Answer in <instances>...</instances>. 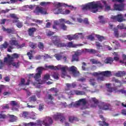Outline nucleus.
I'll list each match as a JSON object with an SVG mask.
<instances>
[{
	"label": "nucleus",
	"mask_w": 126,
	"mask_h": 126,
	"mask_svg": "<svg viewBox=\"0 0 126 126\" xmlns=\"http://www.w3.org/2000/svg\"><path fill=\"white\" fill-rule=\"evenodd\" d=\"M67 40H69V41H71V40H73L72 34H69L66 36Z\"/></svg>",
	"instance_id": "nucleus-52"
},
{
	"label": "nucleus",
	"mask_w": 126,
	"mask_h": 126,
	"mask_svg": "<svg viewBox=\"0 0 126 126\" xmlns=\"http://www.w3.org/2000/svg\"><path fill=\"white\" fill-rule=\"evenodd\" d=\"M8 58L4 59V63H6L8 67H11V66H14L15 67H18L19 66V63L18 62H14L15 59H18L19 58V55L17 53H15L11 56L7 55Z\"/></svg>",
	"instance_id": "nucleus-3"
},
{
	"label": "nucleus",
	"mask_w": 126,
	"mask_h": 126,
	"mask_svg": "<svg viewBox=\"0 0 126 126\" xmlns=\"http://www.w3.org/2000/svg\"><path fill=\"white\" fill-rule=\"evenodd\" d=\"M82 54L81 51H78L75 52V54L73 55L72 58V62H78V56H80Z\"/></svg>",
	"instance_id": "nucleus-15"
},
{
	"label": "nucleus",
	"mask_w": 126,
	"mask_h": 126,
	"mask_svg": "<svg viewBox=\"0 0 126 126\" xmlns=\"http://www.w3.org/2000/svg\"><path fill=\"white\" fill-rule=\"evenodd\" d=\"M116 76L117 77H122V76H124L126 75V72L125 71H119L115 74Z\"/></svg>",
	"instance_id": "nucleus-28"
},
{
	"label": "nucleus",
	"mask_w": 126,
	"mask_h": 126,
	"mask_svg": "<svg viewBox=\"0 0 126 126\" xmlns=\"http://www.w3.org/2000/svg\"><path fill=\"white\" fill-rule=\"evenodd\" d=\"M88 40H90V41H94L95 40V38L92 35H89L87 37Z\"/></svg>",
	"instance_id": "nucleus-56"
},
{
	"label": "nucleus",
	"mask_w": 126,
	"mask_h": 126,
	"mask_svg": "<svg viewBox=\"0 0 126 126\" xmlns=\"http://www.w3.org/2000/svg\"><path fill=\"white\" fill-rule=\"evenodd\" d=\"M45 67H48V68H49L50 69H54V70L61 69L62 71H63L62 74L63 75H65L66 74V70L68 71H71L73 76L75 77L79 75V72L77 71V68L74 66H72L69 68L67 66H63L62 65H58L56 66H54V65H46Z\"/></svg>",
	"instance_id": "nucleus-2"
},
{
	"label": "nucleus",
	"mask_w": 126,
	"mask_h": 126,
	"mask_svg": "<svg viewBox=\"0 0 126 126\" xmlns=\"http://www.w3.org/2000/svg\"><path fill=\"white\" fill-rule=\"evenodd\" d=\"M61 116H62V113H57L53 116V118L55 121H59L61 118Z\"/></svg>",
	"instance_id": "nucleus-24"
},
{
	"label": "nucleus",
	"mask_w": 126,
	"mask_h": 126,
	"mask_svg": "<svg viewBox=\"0 0 126 126\" xmlns=\"http://www.w3.org/2000/svg\"><path fill=\"white\" fill-rule=\"evenodd\" d=\"M71 95H85V92L84 91H80L77 90H73L71 91Z\"/></svg>",
	"instance_id": "nucleus-17"
},
{
	"label": "nucleus",
	"mask_w": 126,
	"mask_h": 126,
	"mask_svg": "<svg viewBox=\"0 0 126 126\" xmlns=\"http://www.w3.org/2000/svg\"><path fill=\"white\" fill-rule=\"evenodd\" d=\"M45 83V80H42L41 79H38L35 80V82L33 83V85L36 87L37 88H40L41 85Z\"/></svg>",
	"instance_id": "nucleus-13"
},
{
	"label": "nucleus",
	"mask_w": 126,
	"mask_h": 126,
	"mask_svg": "<svg viewBox=\"0 0 126 126\" xmlns=\"http://www.w3.org/2000/svg\"><path fill=\"white\" fill-rule=\"evenodd\" d=\"M101 74H102V75H103V76H110L111 75V71H102V72H100Z\"/></svg>",
	"instance_id": "nucleus-30"
},
{
	"label": "nucleus",
	"mask_w": 126,
	"mask_h": 126,
	"mask_svg": "<svg viewBox=\"0 0 126 126\" xmlns=\"http://www.w3.org/2000/svg\"><path fill=\"white\" fill-rule=\"evenodd\" d=\"M98 108L100 110H103V111H108V110H111L112 106L109 103L102 102L98 105Z\"/></svg>",
	"instance_id": "nucleus-7"
},
{
	"label": "nucleus",
	"mask_w": 126,
	"mask_h": 126,
	"mask_svg": "<svg viewBox=\"0 0 126 126\" xmlns=\"http://www.w3.org/2000/svg\"><path fill=\"white\" fill-rule=\"evenodd\" d=\"M72 36H73V40H75L79 38V36H78V33H77L75 34H72Z\"/></svg>",
	"instance_id": "nucleus-59"
},
{
	"label": "nucleus",
	"mask_w": 126,
	"mask_h": 126,
	"mask_svg": "<svg viewBox=\"0 0 126 126\" xmlns=\"http://www.w3.org/2000/svg\"><path fill=\"white\" fill-rule=\"evenodd\" d=\"M34 13L36 15H39V13L41 14H47V10L42 7H37L34 11Z\"/></svg>",
	"instance_id": "nucleus-8"
},
{
	"label": "nucleus",
	"mask_w": 126,
	"mask_h": 126,
	"mask_svg": "<svg viewBox=\"0 0 126 126\" xmlns=\"http://www.w3.org/2000/svg\"><path fill=\"white\" fill-rule=\"evenodd\" d=\"M36 30H37L35 28H30L29 29L28 33L29 36H31V37H34V32H36Z\"/></svg>",
	"instance_id": "nucleus-18"
},
{
	"label": "nucleus",
	"mask_w": 126,
	"mask_h": 126,
	"mask_svg": "<svg viewBox=\"0 0 126 126\" xmlns=\"http://www.w3.org/2000/svg\"><path fill=\"white\" fill-rule=\"evenodd\" d=\"M104 4V5H106L107 3V1L105 0H101V1H97L96 2H89L87 4H86L85 5H82L81 6L82 9L83 10H90L91 12H93V13H96L97 11H98L99 8L100 9H102L103 7H104V6L102 5V3Z\"/></svg>",
	"instance_id": "nucleus-1"
},
{
	"label": "nucleus",
	"mask_w": 126,
	"mask_h": 126,
	"mask_svg": "<svg viewBox=\"0 0 126 126\" xmlns=\"http://www.w3.org/2000/svg\"><path fill=\"white\" fill-rule=\"evenodd\" d=\"M45 68L43 67H38L37 68V73H39V74H42V71L45 70Z\"/></svg>",
	"instance_id": "nucleus-37"
},
{
	"label": "nucleus",
	"mask_w": 126,
	"mask_h": 126,
	"mask_svg": "<svg viewBox=\"0 0 126 126\" xmlns=\"http://www.w3.org/2000/svg\"><path fill=\"white\" fill-rule=\"evenodd\" d=\"M50 91L54 92L55 93H58V92H59V90L56 88H53L50 89Z\"/></svg>",
	"instance_id": "nucleus-53"
},
{
	"label": "nucleus",
	"mask_w": 126,
	"mask_h": 126,
	"mask_svg": "<svg viewBox=\"0 0 126 126\" xmlns=\"http://www.w3.org/2000/svg\"><path fill=\"white\" fill-rule=\"evenodd\" d=\"M53 124V119L50 117H46L42 122V124L45 126H50Z\"/></svg>",
	"instance_id": "nucleus-10"
},
{
	"label": "nucleus",
	"mask_w": 126,
	"mask_h": 126,
	"mask_svg": "<svg viewBox=\"0 0 126 126\" xmlns=\"http://www.w3.org/2000/svg\"><path fill=\"white\" fill-rule=\"evenodd\" d=\"M8 117L9 119V121L11 122V123H13V122H15L17 120V117L13 115L8 114Z\"/></svg>",
	"instance_id": "nucleus-21"
},
{
	"label": "nucleus",
	"mask_w": 126,
	"mask_h": 126,
	"mask_svg": "<svg viewBox=\"0 0 126 126\" xmlns=\"http://www.w3.org/2000/svg\"><path fill=\"white\" fill-rule=\"evenodd\" d=\"M117 28H118V29H126V26H125V25L124 24H122L121 25H118L117 26Z\"/></svg>",
	"instance_id": "nucleus-51"
},
{
	"label": "nucleus",
	"mask_w": 126,
	"mask_h": 126,
	"mask_svg": "<svg viewBox=\"0 0 126 126\" xmlns=\"http://www.w3.org/2000/svg\"><path fill=\"white\" fill-rule=\"evenodd\" d=\"M7 46H8V43L7 42L5 41L4 43L0 46V49L1 50H3V49H6L7 48Z\"/></svg>",
	"instance_id": "nucleus-31"
},
{
	"label": "nucleus",
	"mask_w": 126,
	"mask_h": 126,
	"mask_svg": "<svg viewBox=\"0 0 126 126\" xmlns=\"http://www.w3.org/2000/svg\"><path fill=\"white\" fill-rule=\"evenodd\" d=\"M30 102H36L37 101V98L36 95H32L29 97Z\"/></svg>",
	"instance_id": "nucleus-34"
},
{
	"label": "nucleus",
	"mask_w": 126,
	"mask_h": 126,
	"mask_svg": "<svg viewBox=\"0 0 126 126\" xmlns=\"http://www.w3.org/2000/svg\"><path fill=\"white\" fill-rule=\"evenodd\" d=\"M113 55L115 56L114 57V61H119L120 60V55L118 54V53L114 52Z\"/></svg>",
	"instance_id": "nucleus-36"
},
{
	"label": "nucleus",
	"mask_w": 126,
	"mask_h": 126,
	"mask_svg": "<svg viewBox=\"0 0 126 126\" xmlns=\"http://www.w3.org/2000/svg\"><path fill=\"white\" fill-rule=\"evenodd\" d=\"M52 77H54V79H57V80L59 79L60 77V75L58 73L54 72L52 73Z\"/></svg>",
	"instance_id": "nucleus-32"
},
{
	"label": "nucleus",
	"mask_w": 126,
	"mask_h": 126,
	"mask_svg": "<svg viewBox=\"0 0 126 126\" xmlns=\"http://www.w3.org/2000/svg\"><path fill=\"white\" fill-rule=\"evenodd\" d=\"M91 63H94V64H97L98 63H100V62L95 60V59H91Z\"/></svg>",
	"instance_id": "nucleus-55"
},
{
	"label": "nucleus",
	"mask_w": 126,
	"mask_h": 126,
	"mask_svg": "<svg viewBox=\"0 0 126 126\" xmlns=\"http://www.w3.org/2000/svg\"><path fill=\"white\" fill-rule=\"evenodd\" d=\"M34 77V74H30L29 75V79L28 80V82L25 84V80L24 79H22L21 80V83L20 84V86H23V85H29V83L31 80H30L31 78H33Z\"/></svg>",
	"instance_id": "nucleus-12"
},
{
	"label": "nucleus",
	"mask_w": 126,
	"mask_h": 126,
	"mask_svg": "<svg viewBox=\"0 0 126 126\" xmlns=\"http://www.w3.org/2000/svg\"><path fill=\"white\" fill-rule=\"evenodd\" d=\"M114 36L117 37H120L119 35V32L118 31V29L115 28H114Z\"/></svg>",
	"instance_id": "nucleus-41"
},
{
	"label": "nucleus",
	"mask_w": 126,
	"mask_h": 126,
	"mask_svg": "<svg viewBox=\"0 0 126 126\" xmlns=\"http://www.w3.org/2000/svg\"><path fill=\"white\" fill-rule=\"evenodd\" d=\"M95 45L96 46V48L97 50H100L101 48L103 47V46L101 45V43H100V42H96Z\"/></svg>",
	"instance_id": "nucleus-46"
},
{
	"label": "nucleus",
	"mask_w": 126,
	"mask_h": 126,
	"mask_svg": "<svg viewBox=\"0 0 126 126\" xmlns=\"http://www.w3.org/2000/svg\"><path fill=\"white\" fill-rule=\"evenodd\" d=\"M44 109V104H40L39 105V108H38V110L39 111H43V109Z\"/></svg>",
	"instance_id": "nucleus-61"
},
{
	"label": "nucleus",
	"mask_w": 126,
	"mask_h": 126,
	"mask_svg": "<svg viewBox=\"0 0 126 126\" xmlns=\"http://www.w3.org/2000/svg\"><path fill=\"white\" fill-rule=\"evenodd\" d=\"M33 53V51L31 50L30 52L27 53V55L28 56L30 60H32L33 59V55H32V53Z\"/></svg>",
	"instance_id": "nucleus-44"
},
{
	"label": "nucleus",
	"mask_w": 126,
	"mask_h": 126,
	"mask_svg": "<svg viewBox=\"0 0 126 126\" xmlns=\"http://www.w3.org/2000/svg\"><path fill=\"white\" fill-rule=\"evenodd\" d=\"M13 23H17L16 26H17L18 28H21V27L23 26L22 25V23H21L20 21L18 20L13 21Z\"/></svg>",
	"instance_id": "nucleus-29"
},
{
	"label": "nucleus",
	"mask_w": 126,
	"mask_h": 126,
	"mask_svg": "<svg viewBox=\"0 0 126 126\" xmlns=\"http://www.w3.org/2000/svg\"><path fill=\"white\" fill-rule=\"evenodd\" d=\"M99 125L100 126H109V124L107 123L105 121H103V122H99Z\"/></svg>",
	"instance_id": "nucleus-49"
},
{
	"label": "nucleus",
	"mask_w": 126,
	"mask_h": 126,
	"mask_svg": "<svg viewBox=\"0 0 126 126\" xmlns=\"http://www.w3.org/2000/svg\"><path fill=\"white\" fill-rule=\"evenodd\" d=\"M9 44L10 45H11V46H16L17 49H22L23 47H25V43H23L22 44L20 45L15 38H11L9 41Z\"/></svg>",
	"instance_id": "nucleus-5"
},
{
	"label": "nucleus",
	"mask_w": 126,
	"mask_h": 126,
	"mask_svg": "<svg viewBox=\"0 0 126 126\" xmlns=\"http://www.w3.org/2000/svg\"><path fill=\"white\" fill-rule=\"evenodd\" d=\"M114 62V59L111 57H108L105 59L104 63H110V64Z\"/></svg>",
	"instance_id": "nucleus-23"
},
{
	"label": "nucleus",
	"mask_w": 126,
	"mask_h": 126,
	"mask_svg": "<svg viewBox=\"0 0 126 126\" xmlns=\"http://www.w3.org/2000/svg\"><path fill=\"white\" fill-rule=\"evenodd\" d=\"M52 40L54 44L57 47L59 48H63V47H66V45L64 43H63L60 41V37L58 36H53Z\"/></svg>",
	"instance_id": "nucleus-4"
},
{
	"label": "nucleus",
	"mask_w": 126,
	"mask_h": 126,
	"mask_svg": "<svg viewBox=\"0 0 126 126\" xmlns=\"http://www.w3.org/2000/svg\"><path fill=\"white\" fill-rule=\"evenodd\" d=\"M2 29L3 30V31H4V32H7V33H11V34H14V33H15V30H14V29H5V28L4 27H2Z\"/></svg>",
	"instance_id": "nucleus-19"
},
{
	"label": "nucleus",
	"mask_w": 126,
	"mask_h": 126,
	"mask_svg": "<svg viewBox=\"0 0 126 126\" xmlns=\"http://www.w3.org/2000/svg\"><path fill=\"white\" fill-rule=\"evenodd\" d=\"M114 8L116 10H123L124 9V4H115L114 5Z\"/></svg>",
	"instance_id": "nucleus-20"
},
{
	"label": "nucleus",
	"mask_w": 126,
	"mask_h": 126,
	"mask_svg": "<svg viewBox=\"0 0 126 126\" xmlns=\"http://www.w3.org/2000/svg\"><path fill=\"white\" fill-rule=\"evenodd\" d=\"M112 80H113V81L115 82V85H116V87H121V86H122V82L121 81H120V80H119L116 78H113L112 79Z\"/></svg>",
	"instance_id": "nucleus-22"
},
{
	"label": "nucleus",
	"mask_w": 126,
	"mask_h": 126,
	"mask_svg": "<svg viewBox=\"0 0 126 126\" xmlns=\"http://www.w3.org/2000/svg\"><path fill=\"white\" fill-rule=\"evenodd\" d=\"M94 76H97V81L100 82V81H104L105 80V78L104 75L101 73V72H94L93 73Z\"/></svg>",
	"instance_id": "nucleus-11"
},
{
	"label": "nucleus",
	"mask_w": 126,
	"mask_h": 126,
	"mask_svg": "<svg viewBox=\"0 0 126 126\" xmlns=\"http://www.w3.org/2000/svg\"><path fill=\"white\" fill-rule=\"evenodd\" d=\"M10 17H11V18L15 19L14 21H15L16 20H18V17H17V15L15 14H10Z\"/></svg>",
	"instance_id": "nucleus-38"
},
{
	"label": "nucleus",
	"mask_w": 126,
	"mask_h": 126,
	"mask_svg": "<svg viewBox=\"0 0 126 126\" xmlns=\"http://www.w3.org/2000/svg\"><path fill=\"white\" fill-rule=\"evenodd\" d=\"M55 57L58 61H60L62 59V56H61L60 54H56L55 55Z\"/></svg>",
	"instance_id": "nucleus-60"
},
{
	"label": "nucleus",
	"mask_w": 126,
	"mask_h": 126,
	"mask_svg": "<svg viewBox=\"0 0 126 126\" xmlns=\"http://www.w3.org/2000/svg\"><path fill=\"white\" fill-rule=\"evenodd\" d=\"M60 121L61 123H63V122H65V118L64 117V116H63V114H62V116H61V117L60 118Z\"/></svg>",
	"instance_id": "nucleus-48"
},
{
	"label": "nucleus",
	"mask_w": 126,
	"mask_h": 126,
	"mask_svg": "<svg viewBox=\"0 0 126 126\" xmlns=\"http://www.w3.org/2000/svg\"><path fill=\"white\" fill-rule=\"evenodd\" d=\"M85 104H86V99L85 98H83L76 102H72L71 104L68 105V107L72 108V107H76L81 104L85 105Z\"/></svg>",
	"instance_id": "nucleus-6"
},
{
	"label": "nucleus",
	"mask_w": 126,
	"mask_h": 126,
	"mask_svg": "<svg viewBox=\"0 0 126 126\" xmlns=\"http://www.w3.org/2000/svg\"><path fill=\"white\" fill-rule=\"evenodd\" d=\"M92 100L93 102L94 103V107H97V105H98V100L95 97L92 98Z\"/></svg>",
	"instance_id": "nucleus-47"
},
{
	"label": "nucleus",
	"mask_w": 126,
	"mask_h": 126,
	"mask_svg": "<svg viewBox=\"0 0 126 126\" xmlns=\"http://www.w3.org/2000/svg\"><path fill=\"white\" fill-rule=\"evenodd\" d=\"M22 116L23 118H27L29 117V112L26 111L23 112Z\"/></svg>",
	"instance_id": "nucleus-50"
},
{
	"label": "nucleus",
	"mask_w": 126,
	"mask_h": 126,
	"mask_svg": "<svg viewBox=\"0 0 126 126\" xmlns=\"http://www.w3.org/2000/svg\"><path fill=\"white\" fill-rule=\"evenodd\" d=\"M11 105L13 107L12 108L13 111H16V112H18V109L14 108V106H16L17 105V102L15 101H12L11 102Z\"/></svg>",
	"instance_id": "nucleus-27"
},
{
	"label": "nucleus",
	"mask_w": 126,
	"mask_h": 126,
	"mask_svg": "<svg viewBox=\"0 0 126 126\" xmlns=\"http://www.w3.org/2000/svg\"><path fill=\"white\" fill-rule=\"evenodd\" d=\"M111 19H113L114 21H118V22H123V21H126V20L124 19V17H123V15L112 16Z\"/></svg>",
	"instance_id": "nucleus-9"
},
{
	"label": "nucleus",
	"mask_w": 126,
	"mask_h": 126,
	"mask_svg": "<svg viewBox=\"0 0 126 126\" xmlns=\"http://www.w3.org/2000/svg\"><path fill=\"white\" fill-rule=\"evenodd\" d=\"M53 12L55 14L63 13V10L60 8H56L53 10Z\"/></svg>",
	"instance_id": "nucleus-26"
},
{
	"label": "nucleus",
	"mask_w": 126,
	"mask_h": 126,
	"mask_svg": "<svg viewBox=\"0 0 126 126\" xmlns=\"http://www.w3.org/2000/svg\"><path fill=\"white\" fill-rule=\"evenodd\" d=\"M60 28L63 29V30L65 31L66 30V28H67V27L65 25H64V24H63L60 25Z\"/></svg>",
	"instance_id": "nucleus-54"
},
{
	"label": "nucleus",
	"mask_w": 126,
	"mask_h": 126,
	"mask_svg": "<svg viewBox=\"0 0 126 126\" xmlns=\"http://www.w3.org/2000/svg\"><path fill=\"white\" fill-rule=\"evenodd\" d=\"M81 46H83V44H74L72 42H69L68 43L66 44V47H68L69 48H76V47H81Z\"/></svg>",
	"instance_id": "nucleus-16"
},
{
	"label": "nucleus",
	"mask_w": 126,
	"mask_h": 126,
	"mask_svg": "<svg viewBox=\"0 0 126 126\" xmlns=\"http://www.w3.org/2000/svg\"><path fill=\"white\" fill-rule=\"evenodd\" d=\"M122 59H123V60H120V63H124L125 65H126V55L125 54H123L122 55Z\"/></svg>",
	"instance_id": "nucleus-33"
},
{
	"label": "nucleus",
	"mask_w": 126,
	"mask_h": 126,
	"mask_svg": "<svg viewBox=\"0 0 126 126\" xmlns=\"http://www.w3.org/2000/svg\"><path fill=\"white\" fill-rule=\"evenodd\" d=\"M9 11V9H5V10H2L0 11V13H6Z\"/></svg>",
	"instance_id": "nucleus-64"
},
{
	"label": "nucleus",
	"mask_w": 126,
	"mask_h": 126,
	"mask_svg": "<svg viewBox=\"0 0 126 126\" xmlns=\"http://www.w3.org/2000/svg\"><path fill=\"white\" fill-rule=\"evenodd\" d=\"M98 18L101 23H104V22H105V20H104V17L103 16H99L98 17Z\"/></svg>",
	"instance_id": "nucleus-58"
},
{
	"label": "nucleus",
	"mask_w": 126,
	"mask_h": 126,
	"mask_svg": "<svg viewBox=\"0 0 126 126\" xmlns=\"http://www.w3.org/2000/svg\"><path fill=\"white\" fill-rule=\"evenodd\" d=\"M64 5L68 6V7H70L71 9H76V7H74L72 5H68L67 4H64L63 3L57 2L55 4V7H57V8H60V7H62V6H63V5Z\"/></svg>",
	"instance_id": "nucleus-14"
},
{
	"label": "nucleus",
	"mask_w": 126,
	"mask_h": 126,
	"mask_svg": "<svg viewBox=\"0 0 126 126\" xmlns=\"http://www.w3.org/2000/svg\"><path fill=\"white\" fill-rule=\"evenodd\" d=\"M6 118V115L3 114V113H0V119H5Z\"/></svg>",
	"instance_id": "nucleus-63"
},
{
	"label": "nucleus",
	"mask_w": 126,
	"mask_h": 126,
	"mask_svg": "<svg viewBox=\"0 0 126 126\" xmlns=\"http://www.w3.org/2000/svg\"><path fill=\"white\" fill-rule=\"evenodd\" d=\"M38 47L39 48V49H40V50H44V44H43V43L42 42H39L38 44Z\"/></svg>",
	"instance_id": "nucleus-43"
},
{
	"label": "nucleus",
	"mask_w": 126,
	"mask_h": 126,
	"mask_svg": "<svg viewBox=\"0 0 126 126\" xmlns=\"http://www.w3.org/2000/svg\"><path fill=\"white\" fill-rule=\"evenodd\" d=\"M86 51L88 53H91V54H96L97 53V51L94 49H86Z\"/></svg>",
	"instance_id": "nucleus-39"
},
{
	"label": "nucleus",
	"mask_w": 126,
	"mask_h": 126,
	"mask_svg": "<svg viewBox=\"0 0 126 126\" xmlns=\"http://www.w3.org/2000/svg\"><path fill=\"white\" fill-rule=\"evenodd\" d=\"M96 37L97 38L99 42H102V41H103V40H105V38L103 36H101L100 35H96Z\"/></svg>",
	"instance_id": "nucleus-42"
},
{
	"label": "nucleus",
	"mask_w": 126,
	"mask_h": 126,
	"mask_svg": "<svg viewBox=\"0 0 126 126\" xmlns=\"http://www.w3.org/2000/svg\"><path fill=\"white\" fill-rule=\"evenodd\" d=\"M40 77H41V74L39 73H36L33 76V78L35 79V81L39 79V78H40Z\"/></svg>",
	"instance_id": "nucleus-40"
},
{
	"label": "nucleus",
	"mask_w": 126,
	"mask_h": 126,
	"mask_svg": "<svg viewBox=\"0 0 126 126\" xmlns=\"http://www.w3.org/2000/svg\"><path fill=\"white\" fill-rule=\"evenodd\" d=\"M79 119L74 117V116H70L69 117V121L70 123H73V122H78Z\"/></svg>",
	"instance_id": "nucleus-25"
},
{
	"label": "nucleus",
	"mask_w": 126,
	"mask_h": 126,
	"mask_svg": "<svg viewBox=\"0 0 126 126\" xmlns=\"http://www.w3.org/2000/svg\"><path fill=\"white\" fill-rule=\"evenodd\" d=\"M50 78V75L49 74H46L44 76V79L45 80H48Z\"/></svg>",
	"instance_id": "nucleus-62"
},
{
	"label": "nucleus",
	"mask_w": 126,
	"mask_h": 126,
	"mask_svg": "<svg viewBox=\"0 0 126 126\" xmlns=\"http://www.w3.org/2000/svg\"><path fill=\"white\" fill-rule=\"evenodd\" d=\"M89 81L91 85H92L93 86H94V85L96 84V81H95V79L94 78H91Z\"/></svg>",
	"instance_id": "nucleus-35"
},
{
	"label": "nucleus",
	"mask_w": 126,
	"mask_h": 126,
	"mask_svg": "<svg viewBox=\"0 0 126 126\" xmlns=\"http://www.w3.org/2000/svg\"><path fill=\"white\" fill-rule=\"evenodd\" d=\"M111 86V84H106V87L107 89V91L108 92H113V89L112 88H110Z\"/></svg>",
	"instance_id": "nucleus-45"
},
{
	"label": "nucleus",
	"mask_w": 126,
	"mask_h": 126,
	"mask_svg": "<svg viewBox=\"0 0 126 126\" xmlns=\"http://www.w3.org/2000/svg\"><path fill=\"white\" fill-rule=\"evenodd\" d=\"M36 116V114H35V113L34 112H32L31 113V119H32V120H35L36 119V117H35Z\"/></svg>",
	"instance_id": "nucleus-57"
}]
</instances>
